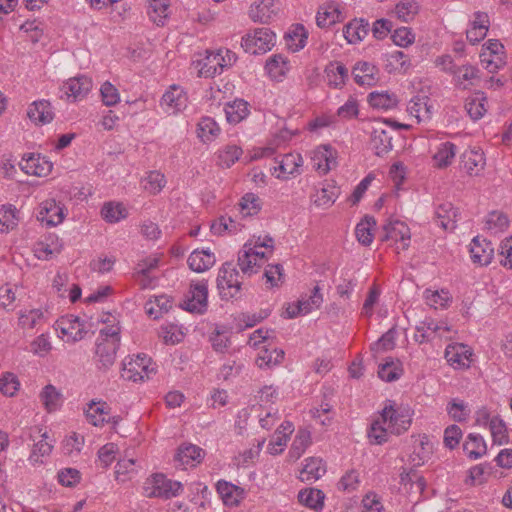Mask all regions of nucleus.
<instances>
[{
  "mask_svg": "<svg viewBox=\"0 0 512 512\" xmlns=\"http://www.w3.org/2000/svg\"><path fill=\"white\" fill-rule=\"evenodd\" d=\"M101 215L106 222L117 223L128 215L122 203L107 202L101 209Z\"/></svg>",
  "mask_w": 512,
  "mask_h": 512,
  "instance_id": "09e8293b",
  "label": "nucleus"
},
{
  "mask_svg": "<svg viewBox=\"0 0 512 512\" xmlns=\"http://www.w3.org/2000/svg\"><path fill=\"white\" fill-rule=\"evenodd\" d=\"M250 244H244L238 255L239 272L231 262H225L219 269L217 289L222 300H239L248 290L244 278L257 273L262 267L250 253Z\"/></svg>",
  "mask_w": 512,
  "mask_h": 512,
  "instance_id": "f257e3e1",
  "label": "nucleus"
},
{
  "mask_svg": "<svg viewBox=\"0 0 512 512\" xmlns=\"http://www.w3.org/2000/svg\"><path fill=\"white\" fill-rule=\"evenodd\" d=\"M489 430L495 444L502 445L508 442L509 436L506 424L498 415L493 416V421L489 425Z\"/></svg>",
  "mask_w": 512,
  "mask_h": 512,
  "instance_id": "4d7b16f0",
  "label": "nucleus"
},
{
  "mask_svg": "<svg viewBox=\"0 0 512 512\" xmlns=\"http://www.w3.org/2000/svg\"><path fill=\"white\" fill-rule=\"evenodd\" d=\"M368 102L373 108L389 110L397 106L398 100L394 94L387 91H374L369 94Z\"/></svg>",
  "mask_w": 512,
  "mask_h": 512,
  "instance_id": "49530a36",
  "label": "nucleus"
},
{
  "mask_svg": "<svg viewBox=\"0 0 512 512\" xmlns=\"http://www.w3.org/2000/svg\"><path fill=\"white\" fill-rule=\"evenodd\" d=\"M275 38V34L269 28H256L242 38L241 46L247 53L264 54L275 45Z\"/></svg>",
  "mask_w": 512,
  "mask_h": 512,
  "instance_id": "20e7f679",
  "label": "nucleus"
},
{
  "mask_svg": "<svg viewBox=\"0 0 512 512\" xmlns=\"http://www.w3.org/2000/svg\"><path fill=\"white\" fill-rule=\"evenodd\" d=\"M403 373V369L399 362L393 360L386 361L379 365L378 376L380 379L386 382H393L400 378Z\"/></svg>",
  "mask_w": 512,
  "mask_h": 512,
  "instance_id": "5fc2aeb1",
  "label": "nucleus"
},
{
  "mask_svg": "<svg viewBox=\"0 0 512 512\" xmlns=\"http://www.w3.org/2000/svg\"><path fill=\"white\" fill-rule=\"evenodd\" d=\"M311 161L313 168L325 175L336 165L335 151L329 145H321L313 151Z\"/></svg>",
  "mask_w": 512,
  "mask_h": 512,
  "instance_id": "9b49d317",
  "label": "nucleus"
},
{
  "mask_svg": "<svg viewBox=\"0 0 512 512\" xmlns=\"http://www.w3.org/2000/svg\"><path fill=\"white\" fill-rule=\"evenodd\" d=\"M337 196L338 190L336 187L327 185L316 192L314 203L317 206L329 207L335 202Z\"/></svg>",
  "mask_w": 512,
  "mask_h": 512,
  "instance_id": "69168bd1",
  "label": "nucleus"
},
{
  "mask_svg": "<svg viewBox=\"0 0 512 512\" xmlns=\"http://www.w3.org/2000/svg\"><path fill=\"white\" fill-rule=\"evenodd\" d=\"M65 218L64 206L54 199H47L41 203L38 220L49 227L57 226Z\"/></svg>",
  "mask_w": 512,
  "mask_h": 512,
  "instance_id": "1a4fd4ad",
  "label": "nucleus"
},
{
  "mask_svg": "<svg viewBox=\"0 0 512 512\" xmlns=\"http://www.w3.org/2000/svg\"><path fill=\"white\" fill-rule=\"evenodd\" d=\"M92 89V80L87 76L70 78L61 86V92L67 100L78 101L85 98Z\"/></svg>",
  "mask_w": 512,
  "mask_h": 512,
  "instance_id": "6e6552de",
  "label": "nucleus"
},
{
  "mask_svg": "<svg viewBox=\"0 0 512 512\" xmlns=\"http://www.w3.org/2000/svg\"><path fill=\"white\" fill-rule=\"evenodd\" d=\"M160 104L165 112L175 114L186 108L187 96L182 89L174 85L164 93Z\"/></svg>",
  "mask_w": 512,
  "mask_h": 512,
  "instance_id": "4468645a",
  "label": "nucleus"
},
{
  "mask_svg": "<svg viewBox=\"0 0 512 512\" xmlns=\"http://www.w3.org/2000/svg\"><path fill=\"white\" fill-rule=\"evenodd\" d=\"M509 225L508 217L499 211L490 212L485 219V228L492 234L501 233Z\"/></svg>",
  "mask_w": 512,
  "mask_h": 512,
  "instance_id": "603ef678",
  "label": "nucleus"
},
{
  "mask_svg": "<svg viewBox=\"0 0 512 512\" xmlns=\"http://www.w3.org/2000/svg\"><path fill=\"white\" fill-rule=\"evenodd\" d=\"M145 182V190L155 195L164 188L166 179L164 174L160 173L159 171H150L145 177Z\"/></svg>",
  "mask_w": 512,
  "mask_h": 512,
  "instance_id": "774afa93",
  "label": "nucleus"
},
{
  "mask_svg": "<svg viewBox=\"0 0 512 512\" xmlns=\"http://www.w3.org/2000/svg\"><path fill=\"white\" fill-rule=\"evenodd\" d=\"M472 352L467 345L461 343L450 344L445 349L447 362L455 368H468Z\"/></svg>",
  "mask_w": 512,
  "mask_h": 512,
  "instance_id": "ddd939ff",
  "label": "nucleus"
},
{
  "mask_svg": "<svg viewBox=\"0 0 512 512\" xmlns=\"http://www.w3.org/2000/svg\"><path fill=\"white\" fill-rule=\"evenodd\" d=\"M418 10L419 6L415 0H402L395 6V15L399 20L409 22L415 18Z\"/></svg>",
  "mask_w": 512,
  "mask_h": 512,
  "instance_id": "864d4df0",
  "label": "nucleus"
},
{
  "mask_svg": "<svg viewBox=\"0 0 512 512\" xmlns=\"http://www.w3.org/2000/svg\"><path fill=\"white\" fill-rule=\"evenodd\" d=\"M355 82L360 86H373L378 80V68L370 62H357L352 71Z\"/></svg>",
  "mask_w": 512,
  "mask_h": 512,
  "instance_id": "4be33fe9",
  "label": "nucleus"
},
{
  "mask_svg": "<svg viewBox=\"0 0 512 512\" xmlns=\"http://www.w3.org/2000/svg\"><path fill=\"white\" fill-rule=\"evenodd\" d=\"M369 30L370 26L368 21L355 19L345 26L343 33L348 43L356 44L368 35Z\"/></svg>",
  "mask_w": 512,
  "mask_h": 512,
  "instance_id": "2f4dec72",
  "label": "nucleus"
},
{
  "mask_svg": "<svg viewBox=\"0 0 512 512\" xmlns=\"http://www.w3.org/2000/svg\"><path fill=\"white\" fill-rule=\"evenodd\" d=\"M197 134L203 142L215 140L220 134V127L216 121L208 116L202 117L198 123Z\"/></svg>",
  "mask_w": 512,
  "mask_h": 512,
  "instance_id": "a19ab883",
  "label": "nucleus"
},
{
  "mask_svg": "<svg viewBox=\"0 0 512 512\" xmlns=\"http://www.w3.org/2000/svg\"><path fill=\"white\" fill-rule=\"evenodd\" d=\"M171 307L172 300L167 295L153 296V298H150L145 304L146 313L154 319L160 318L162 314L168 312Z\"/></svg>",
  "mask_w": 512,
  "mask_h": 512,
  "instance_id": "f704fd0d",
  "label": "nucleus"
},
{
  "mask_svg": "<svg viewBox=\"0 0 512 512\" xmlns=\"http://www.w3.org/2000/svg\"><path fill=\"white\" fill-rule=\"evenodd\" d=\"M284 359V351L281 349L273 348H263L256 360V365L263 369V368H272L278 364H280Z\"/></svg>",
  "mask_w": 512,
  "mask_h": 512,
  "instance_id": "4c0bfd02",
  "label": "nucleus"
},
{
  "mask_svg": "<svg viewBox=\"0 0 512 512\" xmlns=\"http://www.w3.org/2000/svg\"><path fill=\"white\" fill-rule=\"evenodd\" d=\"M207 299V281H192L181 307L189 312L202 314L207 310Z\"/></svg>",
  "mask_w": 512,
  "mask_h": 512,
  "instance_id": "0eeeda50",
  "label": "nucleus"
},
{
  "mask_svg": "<svg viewBox=\"0 0 512 512\" xmlns=\"http://www.w3.org/2000/svg\"><path fill=\"white\" fill-rule=\"evenodd\" d=\"M446 411L449 417L455 422H464L469 418L470 409L468 405L458 398H453L448 402Z\"/></svg>",
  "mask_w": 512,
  "mask_h": 512,
  "instance_id": "8fccbe9b",
  "label": "nucleus"
},
{
  "mask_svg": "<svg viewBox=\"0 0 512 512\" xmlns=\"http://www.w3.org/2000/svg\"><path fill=\"white\" fill-rule=\"evenodd\" d=\"M381 413L383 423L388 425L389 432L400 435L407 431L412 422V412L409 407L397 405L388 401Z\"/></svg>",
  "mask_w": 512,
  "mask_h": 512,
  "instance_id": "7ed1b4c3",
  "label": "nucleus"
},
{
  "mask_svg": "<svg viewBox=\"0 0 512 512\" xmlns=\"http://www.w3.org/2000/svg\"><path fill=\"white\" fill-rule=\"evenodd\" d=\"M182 489L181 482L168 479L163 474H154L145 486L147 496L164 499L178 496Z\"/></svg>",
  "mask_w": 512,
  "mask_h": 512,
  "instance_id": "423d86ee",
  "label": "nucleus"
},
{
  "mask_svg": "<svg viewBox=\"0 0 512 512\" xmlns=\"http://www.w3.org/2000/svg\"><path fill=\"white\" fill-rule=\"evenodd\" d=\"M17 209L12 204L0 205V232H8L18 224Z\"/></svg>",
  "mask_w": 512,
  "mask_h": 512,
  "instance_id": "de8ad7c7",
  "label": "nucleus"
},
{
  "mask_svg": "<svg viewBox=\"0 0 512 512\" xmlns=\"http://www.w3.org/2000/svg\"><path fill=\"white\" fill-rule=\"evenodd\" d=\"M465 110L473 121L481 119L487 112V97L484 92L476 91L465 99Z\"/></svg>",
  "mask_w": 512,
  "mask_h": 512,
  "instance_id": "cd10ccee",
  "label": "nucleus"
},
{
  "mask_svg": "<svg viewBox=\"0 0 512 512\" xmlns=\"http://www.w3.org/2000/svg\"><path fill=\"white\" fill-rule=\"evenodd\" d=\"M397 332L395 328L389 329L376 342L371 345V351L381 353L392 350L395 347Z\"/></svg>",
  "mask_w": 512,
  "mask_h": 512,
  "instance_id": "e2e57ef3",
  "label": "nucleus"
},
{
  "mask_svg": "<svg viewBox=\"0 0 512 512\" xmlns=\"http://www.w3.org/2000/svg\"><path fill=\"white\" fill-rule=\"evenodd\" d=\"M155 373L151 358L145 354H139L135 358L123 361L122 377L133 382L149 379Z\"/></svg>",
  "mask_w": 512,
  "mask_h": 512,
  "instance_id": "39448f33",
  "label": "nucleus"
},
{
  "mask_svg": "<svg viewBox=\"0 0 512 512\" xmlns=\"http://www.w3.org/2000/svg\"><path fill=\"white\" fill-rule=\"evenodd\" d=\"M325 495L319 489L308 488L303 489L298 493L299 502L311 509H322Z\"/></svg>",
  "mask_w": 512,
  "mask_h": 512,
  "instance_id": "79ce46f5",
  "label": "nucleus"
},
{
  "mask_svg": "<svg viewBox=\"0 0 512 512\" xmlns=\"http://www.w3.org/2000/svg\"><path fill=\"white\" fill-rule=\"evenodd\" d=\"M461 162L469 175H478L485 166L484 154L475 149L467 150L462 154Z\"/></svg>",
  "mask_w": 512,
  "mask_h": 512,
  "instance_id": "7c9ffc66",
  "label": "nucleus"
},
{
  "mask_svg": "<svg viewBox=\"0 0 512 512\" xmlns=\"http://www.w3.org/2000/svg\"><path fill=\"white\" fill-rule=\"evenodd\" d=\"M470 256L475 264L489 265L494 256V247L490 241L476 236L470 243Z\"/></svg>",
  "mask_w": 512,
  "mask_h": 512,
  "instance_id": "9d476101",
  "label": "nucleus"
},
{
  "mask_svg": "<svg viewBox=\"0 0 512 512\" xmlns=\"http://www.w3.org/2000/svg\"><path fill=\"white\" fill-rule=\"evenodd\" d=\"M203 450L193 444L182 445L178 448L175 455V461L179 462L180 465L194 467L203 459Z\"/></svg>",
  "mask_w": 512,
  "mask_h": 512,
  "instance_id": "c85d7f7f",
  "label": "nucleus"
},
{
  "mask_svg": "<svg viewBox=\"0 0 512 512\" xmlns=\"http://www.w3.org/2000/svg\"><path fill=\"white\" fill-rule=\"evenodd\" d=\"M328 85L334 88H341L348 78V69L341 62H331L325 68Z\"/></svg>",
  "mask_w": 512,
  "mask_h": 512,
  "instance_id": "473e14b6",
  "label": "nucleus"
},
{
  "mask_svg": "<svg viewBox=\"0 0 512 512\" xmlns=\"http://www.w3.org/2000/svg\"><path fill=\"white\" fill-rule=\"evenodd\" d=\"M147 14L157 26H163L168 17L169 4L167 0H147Z\"/></svg>",
  "mask_w": 512,
  "mask_h": 512,
  "instance_id": "c9c22d12",
  "label": "nucleus"
},
{
  "mask_svg": "<svg viewBox=\"0 0 512 512\" xmlns=\"http://www.w3.org/2000/svg\"><path fill=\"white\" fill-rule=\"evenodd\" d=\"M417 444L414 446V451L409 457L410 463L415 466L423 465L431 454V446L427 436L419 437L416 440Z\"/></svg>",
  "mask_w": 512,
  "mask_h": 512,
  "instance_id": "37998d69",
  "label": "nucleus"
},
{
  "mask_svg": "<svg viewBox=\"0 0 512 512\" xmlns=\"http://www.w3.org/2000/svg\"><path fill=\"white\" fill-rule=\"evenodd\" d=\"M242 149L236 145H227L218 152V165L221 167H231L241 156Z\"/></svg>",
  "mask_w": 512,
  "mask_h": 512,
  "instance_id": "6e6d98bb",
  "label": "nucleus"
},
{
  "mask_svg": "<svg viewBox=\"0 0 512 512\" xmlns=\"http://www.w3.org/2000/svg\"><path fill=\"white\" fill-rule=\"evenodd\" d=\"M288 38V41L292 42L288 43L290 49L294 52H297L305 47L308 38V32L302 24H297L295 25L292 32L288 34Z\"/></svg>",
  "mask_w": 512,
  "mask_h": 512,
  "instance_id": "052dcab7",
  "label": "nucleus"
},
{
  "mask_svg": "<svg viewBox=\"0 0 512 512\" xmlns=\"http://www.w3.org/2000/svg\"><path fill=\"white\" fill-rule=\"evenodd\" d=\"M136 473V464L134 459L119 460L115 466V478L118 482L130 480Z\"/></svg>",
  "mask_w": 512,
  "mask_h": 512,
  "instance_id": "13d9d810",
  "label": "nucleus"
},
{
  "mask_svg": "<svg viewBox=\"0 0 512 512\" xmlns=\"http://www.w3.org/2000/svg\"><path fill=\"white\" fill-rule=\"evenodd\" d=\"M436 336L441 338L442 333H440V328L437 326V322L433 319H425L416 326V334L414 338L417 342H429Z\"/></svg>",
  "mask_w": 512,
  "mask_h": 512,
  "instance_id": "e433bc0d",
  "label": "nucleus"
},
{
  "mask_svg": "<svg viewBox=\"0 0 512 512\" xmlns=\"http://www.w3.org/2000/svg\"><path fill=\"white\" fill-rule=\"evenodd\" d=\"M384 231L383 240L400 241L402 243V250H406L409 247L411 234L409 227L404 222L399 220L389 222L384 226Z\"/></svg>",
  "mask_w": 512,
  "mask_h": 512,
  "instance_id": "412c9836",
  "label": "nucleus"
},
{
  "mask_svg": "<svg viewBox=\"0 0 512 512\" xmlns=\"http://www.w3.org/2000/svg\"><path fill=\"white\" fill-rule=\"evenodd\" d=\"M21 168L29 175L43 177L51 172L53 164L46 157L31 154L28 158L23 159Z\"/></svg>",
  "mask_w": 512,
  "mask_h": 512,
  "instance_id": "5701e85b",
  "label": "nucleus"
},
{
  "mask_svg": "<svg viewBox=\"0 0 512 512\" xmlns=\"http://www.w3.org/2000/svg\"><path fill=\"white\" fill-rule=\"evenodd\" d=\"M463 450L470 459L476 460L486 454V442L481 435L470 433L463 444Z\"/></svg>",
  "mask_w": 512,
  "mask_h": 512,
  "instance_id": "72a5a7b5",
  "label": "nucleus"
},
{
  "mask_svg": "<svg viewBox=\"0 0 512 512\" xmlns=\"http://www.w3.org/2000/svg\"><path fill=\"white\" fill-rule=\"evenodd\" d=\"M456 155V145L452 142L441 143L438 147L437 152L433 156L435 166L437 168L448 167Z\"/></svg>",
  "mask_w": 512,
  "mask_h": 512,
  "instance_id": "c03bdc74",
  "label": "nucleus"
},
{
  "mask_svg": "<svg viewBox=\"0 0 512 512\" xmlns=\"http://www.w3.org/2000/svg\"><path fill=\"white\" fill-rule=\"evenodd\" d=\"M105 403L91 402L88 409L86 410V416L91 424L94 426H101L106 422V416L108 415L105 411Z\"/></svg>",
  "mask_w": 512,
  "mask_h": 512,
  "instance_id": "bf43d9fd",
  "label": "nucleus"
},
{
  "mask_svg": "<svg viewBox=\"0 0 512 512\" xmlns=\"http://www.w3.org/2000/svg\"><path fill=\"white\" fill-rule=\"evenodd\" d=\"M265 69L271 78L281 80L289 71V62L281 54H276L267 60Z\"/></svg>",
  "mask_w": 512,
  "mask_h": 512,
  "instance_id": "58836bf2",
  "label": "nucleus"
},
{
  "mask_svg": "<svg viewBox=\"0 0 512 512\" xmlns=\"http://www.w3.org/2000/svg\"><path fill=\"white\" fill-rule=\"evenodd\" d=\"M278 163V166L274 167V173L279 171L276 174V177L279 179L286 180L290 176L299 173V168L303 164V159L300 154L287 153L281 156V159H275Z\"/></svg>",
  "mask_w": 512,
  "mask_h": 512,
  "instance_id": "2eb2a0df",
  "label": "nucleus"
},
{
  "mask_svg": "<svg viewBox=\"0 0 512 512\" xmlns=\"http://www.w3.org/2000/svg\"><path fill=\"white\" fill-rule=\"evenodd\" d=\"M325 467L320 458L306 459V464L300 472L301 481L313 482L318 480L325 473Z\"/></svg>",
  "mask_w": 512,
  "mask_h": 512,
  "instance_id": "ea45409f",
  "label": "nucleus"
},
{
  "mask_svg": "<svg viewBox=\"0 0 512 512\" xmlns=\"http://www.w3.org/2000/svg\"><path fill=\"white\" fill-rule=\"evenodd\" d=\"M237 56L229 49H219L217 52L206 51V55L195 61L199 77L213 78L221 74L225 68L231 67Z\"/></svg>",
  "mask_w": 512,
  "mask_h": 512,
  "instance_id": "f03ea898",
  "label": "nucleus"
},
{
  "mask_svg": "<svg viewBox=\"0 0 512 512\" xmlns=\"http://www.w3.org/2000/svg\"><path fill=\"white\" fill-rule=\"evenodd\" d=\"M384 123L376 124L371 131V148L375 151L377 156H383L392 149V137L388 134L384 128Z\"/></svg>",
  "mask_w": 512,
  "mask_h": 512,
  "instance_id": "f3484780",
  "label": "nucleus"
},
{
  "mask_svg": "<svg viewBox=\"0 0 512 512\" xmlns=\"http://www.w3.org/2000/svg\"><path fill=\"white\" fill-rule=\"evenodd\" d=\"M215 262V255L209 249H195L187 260L189 268L198 273L209 270Z\"/></svg>",
  "mask_w": 512,
  "mask_h": 512,
  "instance_id": "a878e982",
  "label": "nucleus"
},
{
  "mask_svg": "<svg viewBox=\"0 0 512 512\" xmlns=\"http://www.w3.org/2000/svg\"><path fill=\"white\" fill-rule=\"evenodd\" d=\"M458 217V209L450 202L441 203L435 209V222L445 230H454Z\"/></svg>",
  "mask_w": 512,
  "mask_h": 512,
  "instance_id": "aec40b11",
  "label": "nucleus"
},
{
  "mask_svg": "<svg viewBox=\"0 0 512 512\" xmlns=\"http://www.w3.org/2000/svg\"><path fill=\"white\" fill-rule=\"evenodd\" d=\"M57 326L63 335L67 336L68 339H71L74 342L81 340L86 333L84 330V324L81 322L79 317L74 315L61 317L57 321Z\"/></svg>",
  "mask_w": 512,
  "mask_h": 512,
  "instance_id": "6ab92c4d",
  "label": "nucleus"
},
{
  "mask_svg": "<svg viewBox=\"0 0 512 512\" xmlns=\"http://www.w3.org/2000/svg\"><path fill=\"white\" fill-rule=\"evenodd\" d=\"M224 111L229 123L238 124L249 115V103L243 99L237 98L227 102Z\"/></svg>",
  "mask_w": 512,
  "mask_h": 512,
  "instance_id": "c756f323",
  "label": "nucleus"
},
{
  "mask_svg": "<svg viewBox=\"0 0 512 512\" xmlns=\"http://www.w3.org/2000/svg\"><path fill=\"white\" fill-rule=\"evenodd\" d=\"M277 14L274 0H261L250 6L249 17L253 22L269 23Z\"/></svg>",
  "mask_w": 512,
  "mask_h": 512,
  "instance_id": "b1692460",
  "label": "nucleus"
},
{
  "mask_svg": "<svg viewBox=\"0 0 512 512\" xmlns=\"http://www.w3.org/2000/svg\"><path fill=\"white\" fill-rule=\"evenodd\" d=\"M453 84L460 90H468L474 85V80L479 78V70L473 65H456L452 70Z\"/></svg>",
  "mask_w": 512,
  "mask_h": 512,
  "instance_id": "f8f14e48",
  "label": "nucleus"
},
{
  "mask_svg": "<svg viewBox=\"0 0 512 512\" xmlns=\"http://www.w3.org/2000/svg\"><path fill=\"white\" fill-rule=\"evenodd\" d=\"M343 20L344 16L340 5L335 2L328 3L324 7H321L316 16V23L320 28L330 27Z\"/></svg>",
  "mask_w": 512,
  "mask_h": 512,
  "instance_id": "bb28decb",
  "label": "nucleus"
},
{
  "mask_svg": "<svg viewBox=\"0 0 512 512\" xmlns=\"http://www.w3.org/2000/svg\"><path fill=\"white\" fill-rule=\"evenodd\" d=\"M424 298L426 303L434 308H444L448 306V303L451 300L450 294L446 290L433 291L427 289L424 291Z\"/></svg>",
  "mask_w": 512,
  "mask_h": 512,
  "instance_id": "680f3d73",
  "label": "nucleus"
},
{
  "mask_svg": "<svg viewBox=\"0 0 512 512\" xmlns=\"http://www.w3.org/2000/svg\"><path fill=\"white\" fill-rule=\"evenodd\" d=\"M216 490L226 506L235 507L245 498V490L224 480L216 484Z\"/></svg>",
  "mask_w": 512,
  "mask_h": 512,
  "instance_id": "a211bd4d",
  "label": "nucleus"
},
{
  "mask_svg": "<svg viewBox=\"0 0 512 512\" xmlns=\"http://www.w3.org/2000/svg\"><path fill=\"white\" fill-rule=\"evenodd\" d=\"M119 345L113 341L97 342L95 355L99 369L108 370L115 363Z\"/></svg>",
  "mask_w": 512,
  "mask_h": 512,
  "instance_id": "393cba45",
  "label": "nucleus"
},
{
  "mask_svg": "<svg viewBox=\"0 0 512 512\" xmlns=\"http://www.w3.org/2000/svg\"><path fill=\"white\" fill-rule=\"evenodd\" d=\"M20 388V382L14 373L6 372L0 378V391L5 395L12 397Z\"/></svg>",
  "mask_w": 512,
  "mask_h": 512,
  "instance_id": "338daca9",
  "label": "nucleus"
},
{
  "mask_svg": "<svg viewBox=\"0 0 512 512\" xmlns=\"http://www.w3.org/2000/svg\"><path fill=\"white\" fill-rule=\"evenodd\" d=\"M323 302V296L320 293V288L315 286L311 295L308 298L302 297L298 300L299 306L304 315L310 313L314 309H318Z\"/></svg>",
  "mask_w": 512,
  "mask_h": 512,
  "instance_id": "0e129e2a",
  "label": "nucleus"
},
{
  "mask_svg": "<svg viewBox=\"0 0 512 512\" xmlns=\"http://www.w3.org/2000/svg\"><path fill=\"white\" fill-rule=\"evenodd\" d=\"M27 116L36 125H45L52 122L55 113L49 101L38 100L29 105Z\"/></svg>",
  "mask_w": 512,
  "mask_h": 512,
  "instance_id": "dca6fc26",
  "label": "nucleus"
},
{
  "mask_svg": "<svg viewBox=\"0 0 512 512\" xmlns=\"http://www.w3.org/2000/svg\"><path fill=\"white\" fill-rule=\"evenodd\" d=\"M376 225V221L371 216H365V218L360 221L356 228H355V234L357 237V240L365 246H368L373 241V234L371 232L372 228Z\"/></svg>",
  "mask_w": 512,
  "mask_h": 512,
  "instance_id": "3c124183",
  "label": "nucleus"
},
{
  "mask_svg": "<svg viewBox=\"0 0 512 512\" xmlns=\"http://www.w3.org/2000/svg\"><path fill=\"white\" fill-rule=\"evenodd\" d=\"M40 399L48 412L57 410L62 403L61 392L52 384L46 385L41 393Z\"/></svg>",
  "mask_w": 512,
  "mask_h": 512,
  "instance_id": "a18cd8bd",
  "label": "nucleus"
}]
</instances>
